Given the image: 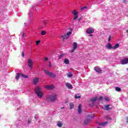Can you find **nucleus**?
Here are the masks:
<instances>
[{
  "mask_svg": "<svg viewBox=\"0 0 128 128\" xmlns=\"http://www.w3.org/2000/svg\"><path fill=\"white\" fill-rule=\"evenodd\" d=\"M35 94L40 98H42L44 96V93L42 92V88L38 86H37L35 88Z\"/></svg>",
  "mask_w": 128,
  "mask_h": 128,
  "instance_id": "f257e3e1",
  "label": "nucleus"
},
{
  "mask_svg": "<svg viewBox=\"0 0 128 128\" xmlns=\"http://www.w3.org/2000/svg\"><path fill=\"white\" fill-rule=\"evenodd\" d=\"M57 98H56V95L54 94V95H51L50 96H48L46 98V100L48 102H54L55 100H56Z\"/></svg>",
  "mask_w": 128,
  "mask_h": 128,
  "instance_id": "f03ea898",
  "label": "nucleus"
},
{
  "mask_svg": "<svg viewBox=\"0 0 128 128\" xmlns=\"http://www.w3.org/2000/svg\"><path fill=\"white\" fill-rule=\"evenodd\" d=\"M71 34H72V32H67L65 36L62 35L60 37V38H62V42H64V40H68V38H69Z\"/></svg>",
  "mask_w": 128,
  "mask_h": 128,
  "instance_id": "7ed1b4c3",
  "label": "nucleus"
},
{
  "mask_svg": "<svg viewBox=\"0 0 128 128\" xmlns=\"http://www.w3.org/2000/svg\"><path fill=\"white\" fill-rule=\"evenodd\" d=\"M44 74L50 76V78H56V75L54 73L50 72V71L48 70H44Z\"/></svg>",
  "mask_w": 128,
  "mask_h": 128,
  "instance_id": "20e7f679",
  "label": "nucleus"
},
{
  "mask_svg": "<svg viewBox=\"0 0 128 128\" xmlns=\"http://www.w3.org/2000/svg\"><path fill=\"white\" fill-rule=\"evenodd\" d=\"M72 14H74V20H76L78 18V11H76V10H74Z\"/></svg>",
  "mask_w": 128,
  "mask_h": 128,
  "instance_id": "39448f33",
  "label": "nucleus"
},
{
  "mask_svg": "<svg viewBox=\"0 0 128 128\" xmlns=\"http://www.w3.org/2000/svg\"><path fill=\"white\" fill-rule=\"evenodd\" d=\"M28 66L30 68H32V64H34V62L32 61V60L30 58L28 59Z\"/></svg>",
  "mask_w": 128,
  "mask_h": 128,
  "instance_id": "423d86ee",
  "label": "nucleus"
},
{
  "mask_svg": "<svg viewBox=\"0 0 128 128\" xmlns=\"http://www.w3.org/2000/svg\"><path fill=\"white\" fill-rule=\"evenodd\" d=\"M110 104H107V105H104V107H102V110H112V108H110Z\"/></svg>",
  "mask_w": 128,
  "mask_h": 128,
  "instance_id": "0eeeda50",
  "label": "nucleus"
},
{
  "mask_svg": "<svg viewBox=\"0 0 128 128\" xmlns=\"http://www.w3.org/2000/svg\"><path fill=\"white\" fill-rule=\"evenodd\" d=\"M94 32V30L92 28H90L86 30V32L88 34H92Z\"/></svg>",
  "mask_w": 128,
  "mask_h": 128,
  "instance_id": "6e6552de",
  "label": "nucleus"
},
{
  "mask_svg": "<svg viewBox=\"0 0 128 128\" xmlns=\"http://www.w3.org/2000/svg\"><path fill=\"white\" fill-rule=\"evenodd\" d=\"M40 80V78H34L33 80V84H34L35 86L38 84V80Z\"/></svg>",
  "mask_w": 128,
  "mask_h": 128,
  "instance_id": "1a4fd4ad",
  "label": "nucleus"
},
{
  "mask_svg": "<svg viewBox=\"0 0 128 128\" xmlns=\"http://www.w3.org/2000/svg\"><path fill=\"white\" fill-rule=\"evenodd\" d=\"M45 88H46V90H54V85H47L45 86Z\"/></svg>",
  "mask_w": 128,
  "mask_h": 128,
  "instance_id": "9d476101",
  "label": "nucleus"
},
{
  "mask_svg": "<svg viewBox=\"0 0 128 128\" xmlns=\"http://www.w3.org/2000/svg\"><path fill=\"white\" fill-rule=\"evenodd\" d=\"M121 64H128V58L122 60H121Z\"/></svg>",
  "mask_w": 128,
  "mask_h": 128,
  "instance_id": "9b49d317",
  "label": "nucleus"
},
{
  "mask_svg": "<svg viewBox=\"0 0 128 128\" xmlns=\"http://www.w3.org/2000/svg\"><path fill=\"white\" fill-rule=\"evenodd\" d=\"M94 70L96 72H98V74H102V70L98 67L95 66L94 68Z\"/></svg>",
  "mask_w": 128,
  "mask_h": 128,
  "instance_id": "f8f14e48",
  "label": "nucleus"
},
{
  "mask_svg": "<svg viewBox=\"0 0 128 128\" xmlns=\"http://www.w3.org/2000/svg\"><path fill=\"white\" fill-rule=\"evenodd\" d=\"M108 124V122H104L102 123H98L99 126H106V124Z\"/></svg>",
  "mask_w": 128,
  "mask_h": 128,
  "instance_id": "ddd939ff",
  "label": "nucleus"
},
{
  "mask_svg": "<svg viewBox=\"0 0 128 128\" xmlns=\"http://www.w3.org/2000/svg\"><path fill=\"white\" fill-rule=\"evenodd\" d=\"M106 48H108V50H112V44H110V43L107 44L106 46Z\"/></svg>",
  "mask_w": 128,
  "mask_h": 128,
  "instance_id": "4468645a",
  "label": "nucleus"
},
{
  "mask_svg": "<svg viewBox=\"0 0 128 128\" xmlns=\"http://www.w3.org/2000/svg\"><path fill=\"white\" fill-rule=\"evenodd\" d=\"M66 86H67L69 90L72 89V85L70 83H66Z\"/></svg>",
  "mask_w": 128,
  "mask_h": 128,
  "instance_id": "2eb2a0df",
  "label": "nucleus"
},
{
  "mask_svg": "<svg viewBox=\"0 0 128 128\" xmlns=\"http://www.w3.org/2000/svg\"><path fill=\"white\" fill-rule=\"evenodd\" d=\"M82 104H80L78 107V114H82Z\"/></svg>",
  "mask_w": 128,
  "mask_h": 128,
  "instance_id": "dca6fc26",
  "label": "nucleus"
},
{
  "mask_svg": "<svg viewBox=\"0 0 128 128\" xmlns=\"http://www.w3.org/2000/svg\"><path fill=\"white\" fill-rule=\"evenodd\" d=\"M73 48L74 50H76V48H78V44L76 42H74L73 43Z\"/></svg>",
  "mask_w": 128,
  "mask_h": 128,
  "instance_id": "f3484780",
  "label": "nucleus"
},
{
  "mask_svg": "<svg viewBox=\"0 0 128 128\" xmlns=\"http://www.w3.org/2000/svg\"><path fill=\"white\" fill-rule=\"evenodd\" d=\"M64 64H70V60L68 58H65L64 60Z\"/></svg>",
  "mask_w": 128,
  "mask_h": 128,
  "instance_id": "a211bd4d",
  "label": "nucleus"
},
{
  "mask_svg": "<svg viewBox=\"0 0 128 128\" xmlns=\"http://www.w3.org/2000/svg\"><path fill=\"white\" fill-rule=\"evenodd\" d=\"M120 48V44H115L114 46L112 47L113 50H116V48Z\"/></svg>",
  "mask_w": 128,
  "mask_h": 128,
  "instance_id": "6ab92c4d",
  "label": "nucleus"
},
{
  "mask_svg": "<svg viewBox=\"0 0 128 128\" xmlns=\"http://www.w3.org/2000/svg\"><path fill=\"white\" fill-rule=\"evenodd\" d=\"M90 118H87L84 121V124H88V122H90Z\"/></svg>",
  "mask_w": 128,
  "mask_h": 128,
  "instance_id": "aec40b11",
  "label": "nucleus"
},
{
  "mask_svg": "<svg viewBox=\"0 0 128 128\" xmlns=\"http://www.w3.org/2000/svg\"><path fill=\"white\" fill-rule=\"evenodd\" d=\"M57 126L58 128H62V123L60 121H58L57 123Z\"/></svg>",
  "mask_w": 128,
  "mask_h": 128,
  "instance_id": "412c9836",
  "label": "nucleus"
},
{
  "mask_svg": "<svg viewBox=\"0 0 128 128\" xmlns=\"http://www.w3.org/2000/svg\"><path fill=\"white\" fill-rule=\"evenodd\" d=\"M20 73H18L16 76L15 78L16 80H18V79L20 78Z\"/></svg>",
  "mask_w": 128,
  "mask_h": 128,
  "instance_id": "4be33fe9",
  "label": "nucleus"
},
{
  "mask_svg": "<svg viewBox=\"0 0 128 128\" xmlns=\"http://www.w3.org/2000/svg\"><path fill=\"white\" fill-rule=\"evenodd\" d=\"M98 96L95 97V98H92L90 99V102H96V100H98Z\"/></svg>",
  "mask_w": 128,
  "mask_h": 128,
  "instance_id": "5701e85b",
  "label": "nucleus"
},
{
  "mask_svg": "<svg viewBox=\"0 0 128 128\" xmlns=\"http://www.w3.org/2000/svg\"><path fill=\"white\" fill-rule=\"evenodd\" d=\"M69 104L70 106V110H72V108H74V103L71 102Z\"/></svg>",
  "mask_w": 128,
  "mask_h": 128,
  "instance_id": "b1692460",
  "label": "nucleus"
},
{
  "mask_svg": "<svg viewBox=\"0 0 128 128\" xmlns=\"http://www.w3.org/2000/svg\"><path fill=\"white\" fill-rule=\"evenodd\" d=\"M21 76L22 78H28V75H26L24 74H22Z\"/></svg>",
  "mask_w": 128,
  "mask_h": 128,
  "instance_id": "393cba45",
  "label": "nucleus"
},
{
  "mask_svg": "<svg viewBox=\"0 0 128 128\" xmlns=\"http://www.w3.org/2000/svg\"><path fill=\"white\" fill-rule=\"evenodd\" d=\"M115 90H116V92H122V88L120 87H116L115 88Z\"/></svg>",
  "mask_w": 128,
  "mask_h": 128,
  "instance_id": "a878e982",
  "label": "nucleus"
},
{
  "mask_svg": "<svg viewBox=\"0 0 128 128\" xmlns=\"http://www.w3.org/2000/svg\"><path fill=\"white\" fill-rule=\"evenodd\" d=\"M86 8H88V6H84L80 8V10L82 11V10H86Z\"/></svg>",
  "mask_w": 128,
  "mask_h": 128,
  "instance_id": "bb28decb",
  "label": "nucleus"
},
{
  "mask_svg": "<svg viewBox=\"0 0 128 128\" xmlns=\"http://www.w3.org/2000/svg\"><path fill=\"white\" fill-rule=\"evenodd\" d=\"M64 54H61L59 58H58V60H60L62 58H64Z\"/></svg>",
  "mask_w": 128,
  "mask_h": 128,
  "instance_id": "cd10ccee",
  "label": "nucleus"
},
{
  "mask_svg": "<svg viewBox=\"0 0 128 128\" xmlns=\"http://www.w3.org/2000/svg\"><path fill=\"white\" fill-rule=\"evenodd\" d=\"M106 119L107 120H112V118L110 116H107L106 117Z\"/></svg>",
  "mask_w": 128,
  "mask_h": 128,
  "instance_id": "c85d7f7f",
  "label": "nucleus"
},
{
  "mask_svg": "<svg viewBox=\"0 0 128 128\" xmlns=\"http://www.w3.org/2000/svg\"><path fill=\"white\" fill-rule=\"evenodd\" d=\"M104 100L106 102H110V98L108 97H104Z\"/></svg>",
  "mask_w": 128,
  "mask_h": 128,
  "instance_id": "c756f323",
  "label": "nucleus"
},
{
  "mask_svg": "<svg viewBox=\"0 0 128 128\" xmlns=\"http://www.w3.org/2000/svg\"><path fill=\"white\" fill-rule=\"evenodd\" d=\"M46 34V31L44 30H42V32H41V34L42 36H44V34Z\"/></svg>",
  "mask_w": 128,
  "mask_h": 128,
  "instance_id": "7c9ffc66",
  "label": "nucleus"
},
{
  "mask_svg": "<svg viewBox=\"0 0 128 128\" xmlns=\"http://www.w3.org/2000/svg\"><path fill=\"white\" fill-rule=\"evenodd\" d=\"M75 98L78 99V98H80V96H78V94H75Z\"/></svg>",
  "mask_w": 128,
  "mask_h": 128,
  "instance_id": "2f4dec72",
  "label": "nucleus"
},
{
  "mask_svg": "<svg viewBox=\"0 0 128 128\" xmlns=\"http://www.w3.org/2000/svg\"><path fill=\"white\" fill-rule=\"evenodd\" d=\"M40 40L36 41V45L38 46V44H40Z\"/></svg>",
  "mask_w": 128,
  "mask_h": 128,
  "instance_id": "473e14b6",
  "label": "nucleus"
},
{
  "mask_svg": "<svg viewBox=\"0 0 128 128\" xmlns=\"http://www.w3.org/2000/svg\"><path fill=\"white\" fill-rule=\"evenodd\" d=\"M68 78H72V74H68Z\"/></svg>",
  "mask_w": 128,
  "mask_h": 128,
  "instance_id": "72a5a7b5",
  "label": "nucleus"
},
{
  "mask_svg": "<svg viewBox=\"0 0 128 128\" xmlns=\"http://www.w3.org/2000/svg\"><path fill=\"white\" fill-rule=\"evenodd\" d=\"M44 60H45V62H48V57H45Z\"/></svg>",
  "mask_w": 128,
  "mask_h": 128,
  "instance_id": "f704fd0d",
  "label": "nucleus"
},
{
  "mask_svg": "<svg viewBox=\"0 0 128 128\" xmlns=\"http://www.w3.org/2000/svg\"><path fill=\"white\" fill-rule=\"evenodd\" d=\"M110 40H112V36H109V38L108 39V42H110Z\"/></svg>",
  "mask_w": 128,
  "mask_h": 128,
  "instance_id": "c9c22d12",
  "label": "nucleus"
},
{
  "mask_svg": "<svg viewBox=\"0 0 128 128\" xmlns=\"http://www.w3.org/2000/svg\"><path fill=\"white\" fill-rule=\"evenodd\" d=\"M99 100H104V97L102 96L99 97Z\"/></svg>",
  "mask_w": 128,
  "mask_h": 128,
  "instance_id": "e433bc0d",
  "label": "nucleus"
},
{
  "mask_svg": "<svg viewBox=\"0 0 128 128\" xmlns=\"http://www.w3.org/2000/svg\"><path fill=\"white\" fill-rule=\"evenodd\" d=\"M31 122H32V120H30V119H28V124H31Z\"/></svg>",
  "mask_w": 128,
  "mask_h": 128,
  "instance_id": "4c0bfd02",
  "label": "nucleus"
},
{
  "mask_svg": "<svg viewBox=\"0 0 128 128\" xmlns=\"http://www.w3.org/2000/svg\"><path fill=\"white\" fill-rule=\"evenodd\" d=\"M74 50H74V48H73L72 50L70 52V54H72L74 52Z\"/></svg>",
  "mask_w": 128,
  "mask_h": 128,
  "instance_id": "58836bf2",
  "label": "nucleus"
},
{
  "mask_svg": "<svg viewBox=\"0 0 128 128\" xmlns=\"http://www.w3.org/2000/svg\"><path fill=\"white\" fill-rule=\"evenodd\" d=\"M49 67L52 68V62H49Z\"/></svg>",
  "mask_w": 128,
  "mask_h": 128,
  "instance_id": "ea45409f",
  "label": "nucleus"
},
{
  "mask_svg": "<svg viewBox=\"0 0 128 128\" xmlns=\"http://www.w3.org/2000/svg\"><path fill=\"white\" fill-rule=\"evenodd\" d=\"M43 24L44 26L46 25V21H44Z\"/></svg>",
  "mask_w": 128,
  "mask_h": 128,
  "instance_id": "a19ab883",
  "label": "nucleus"
},
{
  "mask_svg": "<svg viewBox=\"0 0 128 128\" xmlns=\"http://www.w3.org/2000/svg\"><path fill=\"white\" fill-rule=\"evenodd\" d=\"M122 2L124 4H126V0H123Z\"/></svg>",
  "mask_w": 128,
  "mask_h": 128,
  "instance_id": "79ce46f5",
  "label": "nucleus"
},
{
  "mask_svg": "<svg viewBox=\"0 0 128 128\" xmlns=\"http://www.w3.org/2000/svg\"><path fill=\"white\" fill-rule=\"evenodd\" d=\"M22 56H24V52H22Z\"/></svg>",
  "mask_w": 128,
  "mask_h": 128,
  "instance_id": "37998d69",
  "label": "nucleus"
},
{
  "mask_svg": "<svg viewBox=\"0 0 128 128\" xmlns=\"http://www.w3.org/2000/svg\"><path fill=\"white\" fill-rule=\"evenodd\" d=\"M82 20V18H79L78 19V22H80V20Z\"/></svg>",
  "mask_w": 128,
  "mask_h": 128,
  "instance_id": "c03bdc74",
  "label": "nucleus"
},
{
  "mask_svg": "<svg viewBox=\"0 0 128 128\" xmlns=\"http://www.w3.org/2000/svg\"><path fill=\"white\" fill-rule=\"evenodd\" d=\"M126 123L128 124V117H126Z\"/></svg>",
  "mask_w": 128,
  "mask_h": 128,
  "instance_id": "a18cd8bd",
  "label": "nucleus"
},
{
  "mask_svg": "<svg viewBox=\"0 0 128 128\" xmlns=\"http://www.w3.org/2000/svg\"><path fill=\"white\" fill-rule=\"evenodd\" d=\"M22 36H24V33H23V35H22Z\"/></svg>",
  "mask_w": 128,
  "mask_h": 128,
  "instance_id": "49530a36",
  "label": "nucleus"
},
{
  "mask_svg": "<svg viewBox=\"0 0 128 128\" xmlns=\"http://www.w3.org/2000/svg\"><path fill=\"white\" fill-rule=\"evenodd\" d=\"M126 32L128 33V30H126Z\"/></svg>",
  "mask_w": 128,
  "mask_h": 128,
  "instance_id": "de8ad7c7",
  "label": "nucleus"
},
{
  "mask_svg": "<svg viewBox=\"0 0 128 128\" xmlns=\"http://www.w3.org/2000/svg\"><path fill=\"white\" fill-rule=\"evenodd\" d=\"M64 108V107H62V108Z\"/></svg>",
  "mask_w": 128,
  "mask_h": 128,
  "instance_id": "09e8293b",
  "label": "nucleus"
},
{
  "mask_svg": "<svg viewBox=\"0 0 128 128\" xmlns=\"http://www.w3.org/2000/svg\"><path fill=\"white\" fill-rule=\"evenodd\" d=\"M97 128H102L101 127H98Z\"/></svg>",
  "mask_w": 128,
  "mask_h": 128,
  "instance_id": "8fccbe9b",
  "label": "nucleus"
},
{
  "mask_svg": "<svg viewBox=\"0 0 128 128\" xmlns=\"http://www.w3.org/2000/svg\"><path fill=\"white\" fill-rule=\"evenodd\" d=\"M34 118H36V116L34 117Z\"/></svg>",
  "mask_w": 128,
  "mask_h": 128,
  "instance_id": "3c124183",
  "label": "nucleus"
},
{
  "mask_svg": "<svg viewBox=\"0 0 128 128\" xmlns=\"http://www.w3.org/2000/svg\"><path fill=\"white\" fill-rule=\"evenodd\" d=\"M90 36H92V35H90Z\"/></svg>",
  "mask_w": 128,
  "mask_h": 128,
  "instance_id": "603ef678",
  "label": "nucleus"
}]
</instances>
